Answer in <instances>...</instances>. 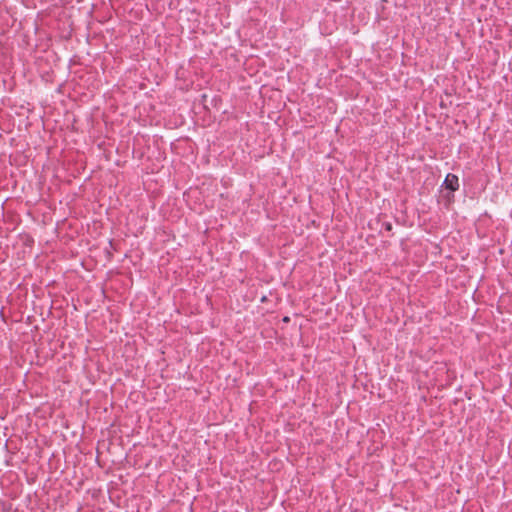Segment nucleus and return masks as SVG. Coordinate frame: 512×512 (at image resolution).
I'll list each match as a JSON object with an SVG mask.
<instances>
[{
	"label": "nucleus",
	"mask_w": 512,
	"mask_h": 512,
	"mask_svg": "<svg viewBox=\"0 0 512 512\" xmlns=\"http://www.w3.org/2000/svg\"><path fill=\"white\" fill-rule=\"evenodd\" d=\"M444 186L446 189L450 191H456L459 188V179L455 174L449 173L445 180H444Z\"/></svg>",
	"instance_id": "nucleus-1"
},
{
	"label": "nucleus",
	"mask_w": 512,
	"mask_h": 512,
	"mask_svg": "<svg viewBox=\"0 0 512 512\" xmlns=\"http://www.w3.org/2000/svg\"><path fill=\"white\" fill-rule=\"evenodd\" d=\"M387 229H388V230H390V229H391V225H390V224H388V225H387Z\"/></svg>",
	"instance_id": "nucleus-2"
}]
</instances>
